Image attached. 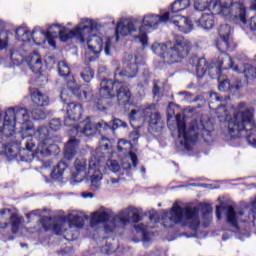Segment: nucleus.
Returning <instances> with one entry per match:
<instances>
[{"mask_svg":"<svg viewBox=\"0 0 256 256\" xmlns=\"http://www.w3.org/2000/svg\"><path fill=\"white\" fill-rule=\"evenodd\" d=\"M27 131H33V122L29 111L25 108H8L4 116V124L0 127V143L5 145L6 153L11 147L23 145L27 151L35 149V140L27 136Z\"/></svg>","mask_w":256,"mask_h":256,"instance_id":"nucleus-1","label":"nucleus"},{"mask_svg":"<svg viewBox=\"0 0 256 256\" xmlns=\"http://www.w3.org/2000/svg\"><path fill=\"white\" fill-rule=\"evenodd\" d=\"M137 59L139 57L133 55H128V58L124 62L125 69L116 68L114 72L115 81L109 80L107 78L100 82V95L104 99H99L96 104V109L98 111H107L108 99L117 98L118 105H127L131 101V90L129 87L121 82V77L123 79H133L137 77V71H139V65L137 64Z\"/></svg>","mask_w":256,"mask_h":256,"instance_id":"nucleus-2","label":"nucleus"},{"mask_svg":"<svg viewBox=\"0 0 256 256\" xmlns=\"http://www.w3.org/2000/svg\"><path fill=\"white\" fill-rule=\"evenodd\" d=\"M109 138L102 136L100 147L96 148L92 157L88 163L85 158H77L74 162L75 171L72 173V177L76 183H81L85 177L91 182V187L94 190L101 189V181L103 180V173L101 169L105 167L103 161L105 157H109L111 146L109 145Z\"/></svg>","mask_w":256,"mask_h":256,"instance_id":"nucleus-3","label":"nucleus"},{"mask_svg":"<svg viewBox=\"0 0 256 256\" xmlns=\"http://www.w3.org/2000/svg\"><path fill=\"white\" fill-rule=\"evenodd\" d=\"M228 133L232 139L245 137L249 145L256 147V122L253 109L240 102L233 108V117L228 121Z\"/></svg>","mask_w":256,"mask_h":256,"instance_id":"nucleus-4","label":"nucleus"},{"mask_svg":"<svg viewBox=\"0 0 256 256\" xmlns=\"http://www.w3.org/2000/svg\"><path fill=\"white\" fill-rule=\"evenodd\" d=\"M194 9L195 11L209 9V11L220 15L226 21L247 25V7H245L243 0L237 2H233V0H211L210 3L204 0H194Z\"/></svg>","mask_w":256,"mask_h":256,"instance_id":"nucleus-5","label":"nucleus"},{"mask_svg":"<svg viewBox=\"0 0 256 256\" xmlns=\"http://www.w3.org/2000/svg\"><path fill=\"white\" fill-rule=\"evenodd\" d=\"M190 64L199 79L204 77L207 70L212 79H215V73L217 76H220L221 71L227 69H232L235 73H247V66L245 64H239V59L233 61L231 56L227 53H221L218 61L211 67L207 65V60L205 58H199L197 56L190 59Z\"/></svg>","mask_w":256,"mask_h":256,"instance_id":"nucleus-6","label":"nucleus"},{"mask_svg":"<svg viewBox=\"0 0 256 256\" xmlns=\"http://www.w3.org/2000/svg\"><path fill=\"white\" fill-rule=\"evenodd\" d=\"M95 29V24L90 21L89 18H83L81 22L78 24V26L70 30L66 27H61L59 24H53L51 25L47 33L41 29V27H36L33 29V42L37 43L39 41V38H37V35L42 36V43H45L46 37H60V40L65 42L68 39H78L80 43H85V33H91Z\"/></svg>","mask_w":256,"mask_h":256,"instance_id":"nucleus-7","label":"nucleus"},{"mask_svg":"<svg viewBox=\"0 0 256 256\" xmlns=\"http://www.w3.org/2000/svg\"><path fill=\"white\" fill-rule=\"evenodd\" d=\"M141 220V210L135 207H128L119 212L118 215L111 218V211L107 208H103L92 214L90 223L92 227L94 225H99V223H104L105 233H113L117 227H125L127 223L133 221L137 223Z\"/></svg>","mask_w":256,"mask_h":256,"instance_id":"nucleus-8","label":"nucleus"},{"mask_svg":"<svg viewBox=\"0 0 256 256\" xmlns=\"http://www.w3.org/2000/svg\"><path fill=\"white\" fill-rule=\"evenodd\" d=\"M175 119L180 145H182V147H184L186 151H191V149H193V145H195L197 141H199L200 137L206 143H209V141H211V131L207 130L203 126L199 128V124L197 123V121L194 120L187 128L183 115L177 114Z\"/></svg>","mask_w":256,"mask_h":256,"instance_id":"nucleus-9","label":"nucleus"},{"mask_svg":"<svg viewBox=\"0 0 256 256\" xmlns=\"http://www.w3.org/2000/svg\"><path fill=\"white\" fill-rule=\"evenodd\" d=\"M162 219L164 227H173L179 223L186 222L192 231H197L200 225L199 208L173 206L171 211L164 213Z\"/></svg>","mask_w":256,"mask_h":256,"instance_id":"nucleus-10","label":"nucleus"},{"mask_svg":"<svg viewBox=\"0 0 256 256\" xmlns=\"http://www.w3.org/2000/svg\"><path fill=\"white\" fill-rule=\"evenodd\" d=\"M151 49L155 55L163 59L164 63L173 65V63H180L184 57L189 55L191 46L187 40H177L174 45L154 43Z\"/></svg>","mask_w":256,"mask_h":256,"instance_id":"nucleus-11","label":"nucleus"},{"mask_svg":"<svg viewBox=\"0 0 256 256\" xmlns=\"http://www.w3.org/2000/svg\"><path fill=\"white\" fill-rule=\"evenodd\" d=\"M26 135L33 139L35 145L38 141V146L35 149L36 155L49 157L50 155H53V153L55 155L59 153V146L55 144V138L47 126H41L35 131L32 124V130L27 131Z\"/></svg>","mask_w":256,"mask_h":256,"instance_id":"nucleus-12","label":"nucleus"},{"mask_svg":"<svg viewBox=\"0 0 256 256\" xmlns=\"http://www.w3.org/2000/svg\"><path fill=\"white\" fill-rule=\"evenodd\" d=\"M129 119L130 124L134 129L141 128L145 121L149 123V127L152 131H155V133H159V131L163 129V122L161 121V116L153 106L140 108L138 110H131Z\"/></svg>","mask_w":256,"mask_h":256,"instance_id":"nucleus-13","label":"nucleus"},{"mask_svg":"<svg viewBox=\"0 0 256 256\" xmlns=\"http://www.w3.org/2000/svg\"><path fill=\"white\" fill-rule=\"evenodd\" d=\"M58 71L60 77H66L67 87L71 95H75L78 99H80V101H89V99L93 97V92H91V89L84 87V89L81 90V87L77 85L75 78L70 75L71 69L69 68L67 62H58Z\"/></svg>","mask_w":256,"mask_h":256,"instance_id":"nucleus-14","label":"nucleus"},{"mask_svg":"<svg viewBox=\"0 0 256 256\" xmlns=\"http://www.w3.org/2000/svg\"><path fill=\"white\" fill-rule=\"evenodd\" d=\"M111 131V126L105 121H100L98 123H93L91 117H87L84 121L80 122L79 125L73 126L70 129V135L72 137H91L97 135V133L103 134Z\"/></svg>","mask_w":256,"mask_h":256,"instance_id":"nucleus-15","label":"nucleus"},{"mask_svg":"<svg viewBox=\"0 0 256 256\" xmlns=\"http://www.w3.org/2000/svg\"><path fill=\"white\" fill-rule=\"evenodd\" d=\"M88 20H90L95 25V28L88 33L85 32L84 43L87 41L88 49L92 51L94 55H99L104 49L105 55L109 57L111 55V49L113 48V44H111V39L107 38L103 42V39L100 36L93 34V32L97 29V23H95V21L91 19Z\"/></svg>","mask_w":256,"mask_h":256,"instance_id":"nucleus-16","label":"nucleus"},{"mask_svg":"<svg viewBox=\"0 0 256 256\" xmlns=\"http://www.w3.org/2000/svg\"><path fill=\"white\" fill-rule=\"evenodd\" d=\"M169 21V13L159 14H146L142 20V26L139 27L138 41L141 43L142 47H147V29H157L159 23H167Z\"/></svg>","mask_w":256,"mask_h":256,"instance_id":"nucleus-17","label":"nucleus"},{"mask_svg":"<svg viewBox=\"0 0 256 256\" xmlns=\"http://www.w3.org/2000/svg\"><path fill=\"white\" fill-rule=\"evenodd\" d=\"M60 99L67 105V118L64 120V124L71 127L70 121H79L83 115V106L75 102L69 103V92L67 89H63L60 93Z\"/></svg>","mask_w":256,"mask_h":256,"instance_id":"nucleus-18","label":"nucleus"},{"mask_svg":"<svg viewBox=\"0 0 256 256\" xmlns=\"http://www.w3.org/2000/svg\"><path fill=\"white\" fill-rule=\"evenodd\" d=\"M131 149V142L120 139L118 141V151L122 153H128V156L122 162V168L124 169H135L137 167V154L129 151Z\"/></svg>","mask_w":256,"mask_h":256,"instance_id":"nucleus-19","label":"nucleus"},{"mask_svg":"<svg viewBox=\"0 0 256 256\" xmlns=\"http://www.w3.org/2000/svg\"><path fill=\"white\" fill-rule=\"evenodd\" d=\"M137 29H138L137 22L135 21L129 20V21L118 22L116 27V41H119V35H123V36L132 35V37H135V39L139 41V30Z\"/></svg>","mask_w":256,"mask_h":256,"instance_id":"nucleus-20","label":"nucleus"},{"mask_svg":"<svg viewBox=\"0 0 256 256\" xmlns=\"http://www.w3.org/2000/svg\"><path fill=\"white\" fill-rule=\"evenodd\" d=\"M218 33L220 35V40L217 42V49L221 53H225L231 45V26L228 24H223L219 27Z\"/></svg>","mask_w":256,"mask_h":256,"instance_id":"nucleus-21","label":"nucleus"},{"mask_svg":"<svg viewBox=\"0 0 256 256\" xmlns=\"http://www.w3.org/2000/svg\"><path fill=\"white\" fill-rule=\"evenodd\" d=\"M214 79H218V81H220L218 89L223 93H225L226 91H230L234 95H237V93H239V91L243 89V84L240 80H232L230 82L226 79L221 80V72L219 76H217V73L214 72Z\"/></svg>","mask_w":256,"mask_h":256,"instance_id":"nucleus-22","label":"nucleus"},{"mask_svg":"<svg viewBox=\"0 0 256 256\" xmlns=\"http://www.w3.org/2000/svg\"><path fill=\"white\" fill-rule=\"evenodd\" d=\"M168 21L178 27V31L182 33H191L193 30V23L187 17L181 15L170 16Z\"/></svg>","mask_w":256,"mask_h":256,"instance_id":"nucleus-23","label":"nucleus"},{"mask_svg":"<svg viewBox=\"0 0 256 256\" xmlns=\"http://www.w3.org/2000/svg\"><path fill=\"white\" fill-rule=\"evenodd\" d=\"M81 146V141L77 138H70L64 146V157L68 161H71L77 155L79 147Z\"/></svg>","mask_w":256,"mask_h":256,"instance_id":"nucleus-24","label":"nucleus"},{"mask_svg":"<svg viewBox=\"0 0 256 256\" xmlns=\"http://www.w3.org/2000/svg\"><path fill=\"white\" fill-rule=\"evenodd\" d=\"M26 62L33 73H41V69H43V59L37 52L30 54Z\"/></svg>","mask_w":256,"mask_h":256,"instance_id":"nucleus-25","label":"nucleus"},{"mask_svg":"<svg viewBox=\"0 0 256 256\" xmlns=\"http://www.w3.org/2000/svg\"><path fill=\"white\" fill-rule=\"evenodd\" d=\"M30 96L32 102L38 107H47L49 105V96L43 94L39 89H30Z\"/></svg>","mask_w":256,"mask_h":256,"instance_id":"nucleus-26","label":"nucleus"},{"mask_svg":"<svg viewBox=\"0 0 256 256\" xmlns=\"http://www.w3.org/2000/svg\"><path fill=\"white\" fill-rule=\"evenodd\" d=\"M215 13L211 11V13H203L200 19L197 21L198 25L202 27V29H213V25H215Z\"/></svg>","mask_w":256,"mask_h":256,"instance_id":"nucleus-27","label":"nucleus"},{"mask_svg":"<svg viewBox=\"0 0 256 256\" xmlns=\"http://www.w3.org/2000/svg\"><path fill=\"white\" fill-rule=\"evenodd\" d=\"M190 5L191 0H176L171 6V11L166 13L169 14V17H172L178 15V13L181 11H185V9H187V7H189Z\"/></svg>","mask_w":256,"mask_h":256,"instance_id":"nucleus-28","label":"nucleus"},{"mask_svg":"<svg viewBox=\"0 0 256 256\" xmlns=\"http://www.w3.org/2000/svg\"><path fill=\"white\" fill-rule=\"evenodd\" d=\"M70 227H77V229L83 227V215L77 211H72L66 216Z\"/></svg>","mask_w":256,"mask_h":256,"instance_id":"nucleus-29","label":"nucleus"},{"mask_svg":"<svg viewBox=\"0 0 256 256\" xmlns=\"http://www.w3.org/2000/svg\"><path fill=\"white\" fill-rule=\"evenodd\" d=\"M41 215H43L42 210H34L30 214H27L26 217L29 221H31V219H35L36 217L37 221H40V224L42 225L43 229L47 230L49 229V226H47L45 222L49 221V218L41 217Z\"/></svg>","mask_w":256,"mask_h":256,"instance_id":"nucleus-30","label":"nucleus"},{"mask_svg":"<svg viewBox=\"0 0 256 256\" xmlns=\"http://www.w3.org/2000/svg\"><path fill=\"white\" fill-rule=\"evenodd\" d=\"M135 231H137V233H141L142 235V241L144 243H149V241H151V238L149 237V227L143 223H139L134 225Z\"/></svg>","mask_w":256,"mask_h":256,"instance_id":"nucleus-31","label":"nucleus"},{"mask_svg":"<svg viewBox=\"0 0 256 256\" xmlns=\"http://www.w3.org/2000/svg\"><path fill=\"white\" fill-rule=\"evenodd\" d=\"M16 35L21 41H31L33 39V31L32 33L27 30V28L20 27L16 29Z\"/></svg>","mask_w":256,"mask_h":256,"instance_id":"nucleus-32","label":"nucleus"},{"mask_svg":"<svg viewBox=\"0 0 256 256\" xmlns=\"http://www.w3.org/2000/svg\"><path fill=\"white\" fill-rule=\"evenodd\" d=\"M65 169H67V165L63 162L57 164V166L51 172L52 179H59L63 177V173H65Z\"/></svg>","mask_w":256,"mask_h":256,"instance_id":"nucleus-33","label":"nucleus"},{"mask_svg":"<svg viewBox=\"0 0 256 256\" xmlns=\"http://www.w3.org/2000/svg\"><path fill=\"white\" fill-rule=\"evenodd\" d=\"M149 81H151V74L149 71H145L142 76L139 78L138 87L141 89L147 87L149 85Z\"/></svg>","mask_w":256,"mask_h":256,"instance_id":"nucleus-34","label":"nucleus"},{"mask_svg":"<svg viewBox=\"0 0 256 256\" xmlns=\"http://www.w3.org/2000/svg\"><path fill=\"white\" fill-rule=\"evenodd\" d=\"M94 75L95 73L90 67L84 68L81 72V77L83 81H85L86 83H91V80L93 79Z\"/></svg>","mask_w":256,"mask_h":256,"instance_id":"nucleus-35","label":"nucleus"},{"mask_svg":"<svg viewBox=\"0 0 256 256\" xmlns=\"http://www.w3.org/2000/svg\"><path fill=\"white\" fill-rule=\"evenodd\" d=\"M216 114L220 121H227V119H229V113L227 112V108L223 105L218 106V108L216 109Z\"/></svg>","mask_w":256,"mask_h":256,"instance_id":"nucleus-36","label":"nucleus"},{"mask_svg":"<svg viewBox=\"0 0 256 256\" xmlns=\"http://www.w3.org/2000/svg\"><path fill=\"white\" fill-rule=\"evenodd\" d=\"M10 221L12 223V233H17L19 231V227L21 225V218L17 215H12L10 217Z\"/></svg>","mask_w":256,"mask_h":256,"instance_id":"nucleus-37","label":"nucleus"},{"mask_svg":"<svg viewBox=\"0 0 256 256\" xmlns=\"http://www.w3.org/2000/svg\"><path fill=\"white\" fill-rule=\"evenodd\" d=\"M47 117V115L44 113L43 110L36 108L34 110H32V119H34L35 121H41L43 119H45Z\"/></svg>","mask_w":256,"mask_h":256,"instance_id":"nucleus-38","label":"nucleus"},{"mask_svg":"<svg viewBox=\"0 0 256 256\" xmlns=\"http://www.w3.org/2000/svg\"><path fill=\"white\" fill-rule=\"evenodd\" d=\"M107 166L112 171V173H119L121 171V165H119V162L115 160L108 161Z\"/></svg>","mask_w":256,"mask_h":256,"instance_id":"nucleus-39","label":"nucleus"},{"mask_svg":"<svg viewBox=\"0 0 256 256\" xmlns=\"http://www.w3.org/2000/svg\"><path fill=\"white\" fill-rule=\"evenodd\" d=\"M49 127L52 131H59L61 129V120L59 118H53L49 123Z\"/></svg>","mask_w":256,"mask_h":256,"instance_id":"nucleus-40","label":"nucleus"},{"mask_svg":"<svg viewBox=\"0 0 256 256\" xmlns=\"http://www.w3.org/2000/svg\"><path fill=\"white\" fill-rule=\"evenodd\" d=\"M10 59L14 65H20L23 62V57L19 54V52H12Z\"/></svg>","mask_w":256,"mask_h":256,"instance_id":"nucleus-41","label":"nucleus"},{"mask_svg":"<svg viewBox=\"0 0 256 256\" xmlns=\"http://www.w3.org/2000/svg\"><path fill=\"white\" fill-rule=\"evenodd\" d=\"M178 95L182 97V101H186L187 103H192L193 95L187 91L179 92Z\"/></svg>","mask_w":256,"mask_h":256,"instance_id":"nucleus-42","label":"nucleus"},{"mask_svg":"<svg viewBox=\"0 0 256 256\" xmlns=\"http://www.w3.org/2000/svg\"><path fill=\"white\" fill-rule=\"evenodd\" d=\"M119 127H127V123L121 119H114L112 123V129H119Z\"/></svg>","mask_w":256,"mask_h":256,"instance_id":"nucleus-43","label":"nucleus"},{"mask_svg":"<svg viewBox=\"0 0 256 256\" xmlns=\"http://www.w3.org/2000/svg\"><path fill=\"white\" fill-rule=\"evenodd\" d=\"M139 131L138 130H134L130 133L129 138L131 141H133V143H137V141H139Z\"/></svg>","mask_w":256,"mask_h":256,"instance_id":"nucleus-44","label":"nucleus"},{"mask_svg":"<svg viewBox=\"0 0 256 256\" xmlns=\"http://www.w3.org/2000/svg\"><path fill=\"white\" fill-rule=\"evenodd\" d=\"M212 211H213V209L209 205H204L202 207V213H203L204 217H209V213H211Z\"/></svg>","mask_w":256,"mask_h":256,"instance_id":"nucleus-45","label":"nucleus"},{"mask_svg":"<svg viewBox=\"0 0 256 256\" xmlns=\"http://www.w3.org/2000/svg\"><path fill=\"white\" fill-rule=\"evenodd\" d=\"M210 99L212 102L217 101L218 103H221V101H223V97H219V95H217V93H211Z\"/></svg>","mask_w":256,"mask_h":256,"instance_id":"nucleus-46","label":"nucleus"},{"mask_svg":"<svg viewBox=\"0 0 256 256\" xmlns=\"http://www.w3.org/2000/svg\"><path fill=\"white\" fill-rule=\"evenodd\" d=\"M153 93L154 97H161V89L159 88V85H157V83H154Z\"/></svg>","mask_w":256,"mask_h":256,"instance_id":"nucleus-47","label":"nucleus"},{"mask_svg":"<svg viewBox=\"0 0 256 256\" xmlns=\"http://www.w3.org/2000/svg\"><path fill=\"white\" fill-rule=\"evenodd\" d=\"M249 25L252 31H256V15L251 17Z\"/></svg>","mask_w":256,"mask_h":256,"instance_id":"nucleus-48","label":"nucleus"},{"mask_svg":"<svg viewBox=\"0 0 256 256\" xmlns=\"http://www.w3.org/2000/svg\"><path fill=\"white\" fill-rule=\"evenodd\" d=\"M45 41H48L50 47H55V37L46 36Z\"/></svg>","mask_w":256,"mask_h":256,"instance_id":"nucleus-49","label":"nucleus"},{"mask_svg":"<svg viewBox=\"0 0 256 256\" xmlns=\"http://www.w3.org/2000/svg\"><path fill=\"white\" fill-rule=\"evenodd\" d=\"M150 221L152 223H158L159 222V216L157 214H151L150 215Z\"/></svg>","mask_w":256,"mask_h":256,"instance_id":"nucleus-50","label":"nucleus"},{"mask_svg":"<svg viewBox=\"0 0 256 256\" xmlns=\"http://www.w3.org/2000/svg\"><path fill=\"white\" fill-rule=\"evenodd\" d=\"M54 231L56 233V235H61V233H63V229H61V226L55 224L54 225Z\"/></svg>","mask_w":256,"mask_h":256,"instance_id":"nucleus-51","label":"nucleus"},{"mask_svg":"<svg viewBox=\"0 0 256 256\" xmlns=\"http://www.w3.org/2000/svg\"><path fill=\"white\" fill-rule=\"evenodd\" d=\"M81 197H83L84 199H93V193H86V192H83L81 194Z\"/></svg>","mask_w":256,"mask_h":256,"instance_id":"nucleus-52","label":"nucleus"},{"mask_svg":"<svg viewBox=\"0 0 256 256\" xmlns=\"http://www.w3.org/2000/svg\"><path fill=\"white\" fill-rule=\"evenodd\" d=\"M221 209H223L221 206L216 207V217L218 220H221Z\"/></svg>","mask_w":256,"mask_h":256,"instance_id":"nucleus-53","label":"nucleus"},{"mask_svg":"<svg viewBox=\"0 0 256 256\" xmlns=\"http://www.w3.org/2000/svg\"><path fill=\"white\" fill-rule=\"evenodd\" d=\"M108 183H111L112 185H115V184L119 183V178H110L108 180Z\"/></svg>","mask_w":256,"mask_h":256,"instance_id":"nucleus-54","label":"nucleus"},{"mask_svg":"<svg viewBox=\"0 0 256 256\" xmlns=\"http://www.w3.org/2000/svg\"><path fill=\"white\" fill-rule=\"evenodd\" d=\"M6 213H10L9 209H2L0 210V215H5Z\"/></svg>","mask_w":256,"mask_h":256,"instance_id":"nucleus-55","label":"nucleus"},{"mask_svg":"<svg viewBox=\"0 0 256 256\" xmlns=\"http://www.w3.org/2000/svg\"><path fill=\"white\" fill-rule=\"evenodd\" d=\"M5 27V22L0 20V29H3Z\"/></svg>","mask_w":256,"mask_h":256,"instance_id":"nucleus-56","label":"nucleus"},{"mask_svg":"<svg viewBox=\"0 0 256 256\" xmlns=\"http://www.w3.org/2000/svg\"><path fill=\"white\" fill-rule=\"evenodd\" d=\"M141 173H145V167H141Z\"/></svg>","mask_w":256,"mask_h":256,"instance_id":"nucleus-57","label":"nucleus"},{"mask_svg":"<svg viewBox=\"0 0 256 256\" xmlns=\"http://www.w3.org/2000/svg\"><path fill=\"white\" fill-rule=\"evenodd\" d=\"M168 127H169V129H173V127H171V124H169V123H168Z\"/></svg>","mask_w":256,"mask_h":256,"instance_id":"nucleus-58","label":"nucleus"},{"mask_svg":"<svg viewBox=\"0 0 256 256\" xmlns=\"http://www.w3.org/2000/svg\"><path fill=\"white\" fill-rule=\"evenodd\" d=\"M4 227H7V223H5Z\"/></svg>","mask_w":256,"mask_h":256,"instance_id":"nucleus-59","label":"nucleus"}]
</instances>
